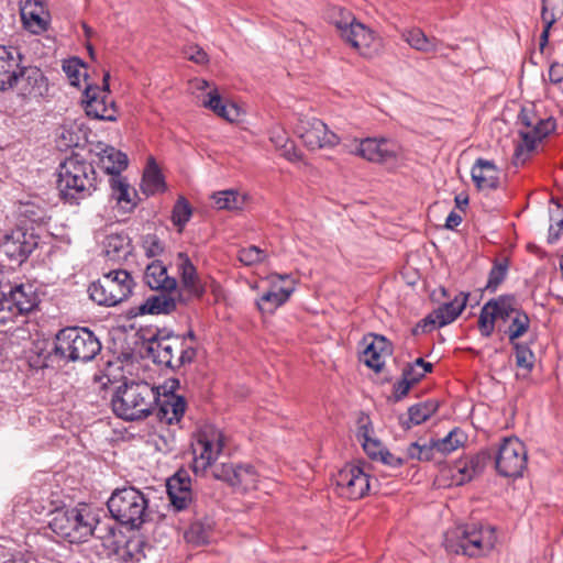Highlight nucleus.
<instances>
[{"instance_id":"1","label":"nucleus","mask_w":563,"mask_h":563,"mask_svg":"<svg viewBox=\"0 0 563 563\" xmlns=\"http://www.w3.org/2000/svg\"><path fill=\"white\" fill-rule=\"evenodd\" d=\"M496 323L498 330L508 336L510 343L523 336L530 328L528 314L509 297L492 299L483 306L478 317L481 334L485 338L490 336Z\"/></svg>"},{"instance_id":"2","label":"nucleus","mask_w":563,"mask_h":563,"mask_svg":"<svg viewBox=\"0 0 563 563\" xmlns=\"http://www.w3.org/2000/svg\"><path fill=\"white\" fill-rule=\"evenodd\" d=\"M157 399L156 387L143 380H131L117 389L111 404L118 417L133 421L153 413Z\"/></svg>"},{"instance_id":"3","label":"nucleus","mask_w":563,"mask_h":563,"mask_svg":"<svg viewBox=\"0 0 563 563\" xmlns=\"http://www.w3.org/2000/svg\"><path fill=\"white\" fill-rule=\"evenodd\" d=\"M96 187L97 174L92 164L71 156L59 165L57 189L64 200L75 202L85 199Z\"/></svg>"},{"instance_id":"4","label":"nucleus","mask_w":563,"mask_h":563,"mask_svg":"<svg viewBox=\"0 0 563 563\" xmlns=\"http://www.w3.org/2000/svg\"><path fill=\"white\" fill-rule=\"evenodd\" d=\"M497 534L492 526L463 525L444 534L445 549L455 554L476 558L489 553L496 545Z\"/></svg>"},{"instance_id":"5","label":"nucleus","mask_w":563,"mask_h":563,"mask_svg":"<svg viewBox=\"0 0 563 563\" xmlns=\"http://www.w3.org/2000/svg\"><path fill=\"white\" fill-rule=\"evenodd\" d=\"M97 523L98 519L92 510L81 505L53 511L49 528L57 537L70 543H78L92 536Z\"/></svg>"},{"instance_id":"6","label":"nucleus","mask_w":563,"mask_h":563,"mask_svg":"<svg viewBox=\"0 0 563 563\" xmlns=\"http://www.w3.org/2000/svg\"><path fill=\"white\" fill-rule=\"evenodd\" d=\"M107 505L112 517L131 529L140 528L147 517V499L131 486L115 489Z\"/></svg>"},{"instance_id":"7","label":"nucleus","mask_w":563,"mask_h":563,"mask_svg":"<svg viewBox=\"0 0 563 563\" xmlns=\"http://www.w3.org/2000/svg\"><path fill=\"white\" fill-rule=\"evenodd\" d=\"M100 350L98 338L86 328H66L56 335L55 353L73 362L91 361Z\"/></svg>"},{"instance_id":"8","label":"nucleus","mask_w":563,"mask_h":563,"mask_svg":"<svg viewBox=\"0 0 563 563\" xmlns=\"http://www.w3.org/2000/svg\"><path fill=\"white\" fill-rule=\"evenodd\" d=\"M188 90L200 107L212 111L225 121L233 123L242 120L244 111L236 103L223 99L214 82L194 78L188 82Z\"/></svg>"},{"instance_id":"9","label":"nucleus","mask_w":563,"mask_h":563,"mask_svg":"<svg viewBox=\"0 0 563 563\" xmlns=\"http://www.w3.org/2000/svg\"><path fill=\"white\" fill-rule=\"evenodd\" d=\"M134 280L125 269H113L103 274L89 286L90 298L100 306L113 307L131 294Z\"/></svg>"},{"instance_id":"10","label":"nucleus","mask_w":563,"mask_h":563,"mask_svg":"<svg viewBox=\"0 0 563 563\" xmlns=\"http://www.w3.org/2000/svg\"><path fill=\"white\" fill-rule=\"evenodd\" d=\"M148 352L154 362L172 368H179L196 357L195 346L188 344L185 338L173 334L155 335L148 342Z\"/></svg>"},{"instance_id":"11","label":"nucleus","mask_w":563,"mask_h":563,"mask_svg":"<svg viewBox=\"0 0 563 563\" xmlns=\"http://www.w3.org/2000/svg\"><path fill=\"white\" fill-rule=\"evenodd\" d=\"M519 119L523 126L519 131L521 140L515 150L517 164L525 163L536 144L551 134L556 126L553 118H541L531 108H523Z\"/></svg>"},{"instance_id":"12","label":"nucleus","mask_w":563,"mask_h":563,"mask_svg":"<svg viewBox=\"0 0 563 563\" xmlns=\"http://www.w3.org/2000/svg\"><path fill=\"white\" fill-rule=\"evenodd\" d=\"M223 444L224 435L219 428L207 424L198 430L191 442L192 471L196 475L205 476L208 468H213Z\"/></svg>"},{"instance_id":"13","label":"nucleus","mask_w":563,"mask_h":563,"mask_svg":"<svg viewBox=\"0 0 563 563\" xmlns=\"http://www.w3.org/2000/svg\"><path fill=\"white\" fill-rule=\"evenodd\" d=\"M350 154L375 164L395 163L401 156V146L387 137L354 139L344 145Z\"/></svg>"},{"instance_id":"14","label":"nucleus","mask_w":563,"mask_h":563,"mask_svg":"<svg viewBox=\"0 0 563 563\" xmlns=\"http://www.w3.org/2000/svg\"><path fill=\"white\" fill-rule=\"evenodd\" d=\"M526 445L516 437L505 438L495 456L496 470L505 477H520L527 468Z\"/></svg>"},{"instance_id":"15","label":"nucleus","mask_w":563,"mask_h":563,"mask_svg":"<svg viewBox=\"0 0 563 563\" xmlns=\"http://www.w3.org/2000/svg\"><path fill=\"white\" fill-rule=\"evenodd\" d=\"M110 74L104 73L102 87L88 85L84 90L82 104L88 117L103 121H115L118 109L109 91Z\"/></svg>"},{"instance_id":"16","label":"nucleus","mask_w":563,"mask_h":563,"mask_svg":"<svg viewBox=\"0 0 563 563\" xmlns=\"http://www.w3.org/2000/svg\"><path fill=\"white\" fill-rule=\"evenodd\" d=\"M268 289L256 300L262 313H274L295 291V279L288 274H271L265 278Z\"/></svg>"},{"instance_id":"17","label":"nucleus","mask_w":563,"mask_h":563,"mask_svg":"<svg viewBox=\"0 0 563 563\" xmlns=\"http://www.w3.org/2000/svg\"><path fill=\"white\" fill-rule=\"evenodd\" d=\"M212 477L240 492L257 489L260 484V474L251 464H218L212 468Z\"/></svg>"},{"instance_id":"18","label":"nucleus","mask_w":563,"mask_h":563,"mask_svg":"<svg viewBox=\"0 0 563 563\" xmlns=\"http://www.w3.org/2000/svg\"><path fill=\"white\" fill-rule=\"evenodd\" d=\"M296 133L305 146L311 151L332 148L340 143L339 135L317 118L299 119Z\"/></svg>"},{"instance_id":"19","label":"nucleus","mask_w":563,"mask_h":563,"mask_svg":"<svg viewBox=\"0 0 563 563\" xmlns=\"http://www.w3.org/2000/svg\"><path fill=\"white\" fill-rule=\"evenodd\" d=\"M38 244L33 231L16 228L5 234L0 242V253L13 263H24Z\"/></svg>"},{"instance_id":"20","label":"nucleus","mask_w":563,"mask_h":563,"mask_svg":"<svg viewBox=\"0 0 563 563\" xmlns=\"http://www.w3.org/2000/svg\"><path fill=\"white\" fill-rule=\"evenodd\" d=\"M336 493L346 499L363 498L369 492V476L357 465L349 464L334 478Z\"/></svg>"},{"instance_id":"21","label":"nucleus","mask_w":563,"mask_h":563,"mask_svg":"<svg viewBox=\"0 0 563 563\" xmlns=\"http://www.w3.org/2000/svg\"><path fill=\"white\" fill-rule=\"evenodd\" d=\"M178 382L172 379L165 385L156 387L158 390V399L154 410L159 421L167 424L178 422L185 412V400L183 397L174 394V389Z\"/></svg>"},{"instance_id":"22","label":"nucleus","mask_w":563,"mask_h":563,"mask_svg":"<svg viewBox=\"0 0 563 563\" xmlns=\"http://www.w3.org/2000/svg\"><path fill=\"white\" fill-rule=\"evenodd\" d=\"M340 36L366 57L377 54L382 46L380 38L376 33L357 20L345 29Z\"/></svg>"},{"instance_id":"23","label":"nucleus","mask_w":563,"mask_h":563,"mask_svg":"<svg viewBox=\"0 0 563 563\" xmlns=\"http://www.w3.org/2000/svg\"><path fill=\"white\" fill-rule=\"evenodd\" d=\"M174 266L183 291L188 298H200L206 290L205 284L188 254L178 252L174 258Z\"/></svg>"},{"instance_id":"24","label":"nucleus","mask_w":563,"mask_h":563,"mask_svg":"<svg viewBox=\"0 0 563 563\" xmlns=\"http://www.w3.org/2000/svg\"><path fill=\"white\" fill-rule=\"evenodd\" d=\"M37 295L30 284H21L11 288L9 294L3 292L2 303L9 312V321L14 317L26 314L37 305Z\"/></svg>"},{"instance_id":"25","label":"nucleus","mask_w":563,"mask_h":563,"mask_svg":"<svg viewBox=\"0 0 563 563\" xmlns=\"http://www.w3.org/2000/svg\"><path fill=\"white\" fill-rule=\"evenodd\" d=\"M361 347V361L375 372L383 368L386 358L391 354V346L387 339L373 333L364 335Z\"/></svg>"},{"instance_id":"26","label":"nucleus","mask_w":563,"mask_h":563,"mask_svg":"<svg viewBox=\"0 0 563 563\" xmlns=\"http://www.w3.org/2000/svg\"><path fill=\"white\" fill-rule=\"evenodd\" d=\"M488 459L489 455L486 452H481L476 455L466 456L456 461L450 467L451 484L460 486L473 479L483 472Z\"/></svg>"},{"instance_id":"27","label":"nucleus","mask_w":563,"mask_h":563,"mask_svg":"<svg viewBox=\"0 0 563 563\" xmlns=\"http://www.w3.org/2000/svg\"><path fill=\"white\" fill-rule=\"evenodd\" d=\"M23 25L33 34L45 32L51 23V14L46 5L40 0H27L21 7Z\"/></svg>"},{"instance_id":"28","label":"nucleus","mask_w":563,"mask_h":563,"mask_svg":"<svg viewBox=\"0 0 563 563\" xmlns=\"http://www.w3.org/2000/svg\"><path fill=\"white\" fill-rule=\"evenodd\" d=\"M21 54L14 47L0 46V90L15 87L21 70Z\"/></svg>"},{"instance_id":"29","label":"nucleus","mask_w":563,"mask_h":563,"mask_svg":"<svg viewBox=\"0 0 563 563\" xmlns=\"http://www.w3.org/2000/svg\"><path fill=\"white\" fill-rule=\"evenodd\" d=\"M19 92L23 97L41 98L48 92V82L41 69L37 67H21Z\"/></svg>"},{"instance_id":"30","label":"nucleus","mask_w":563,"mask_h":563,"mask_svg":"<svg viewBox=\"0 0 563 563\" xmlns=\"http://www.w3.org/2000/svg\"><path fill=\"white\" fill-rule=\"evenodd\" d=\"M468 299V294L460 292L450 302H446L431 312L423 321L424 327L432 325L441 328L453 322L464 310Z\"/></svg>"},{"instance_id":"31","label":"nucleus","mask_w":563,"mask_h":563,"mask_svg":"<svg viewBox=\"0 0 563 563\" xmlns=\"http://www.w3.org/2000/svg\"><path fill=\"white\" fill-rule=\"evenodd\" d=\"M190 485V478L185 472H178L167 481L168 497L176 510H184L191 504Z\"/></svg>"},{"instance_id":"32","label":"nucleus","mask_w":563,"mask_h":563,"mask_svg":"<svg viewBox=\"0 0 563 563\" xmlns=\"http://www.w3.org/2000/svg\"><path fill=\"white\" fill-rule=\"evenodd\" d=\"M356 438L367 456L376 461L384 451L383 443L374 437V429L371 419L362 415L357 419Z\"/></svg>"},{"instance_id":"33","label":"nucleus","mask_w":563,"mask_h":563,"mask_svg":"<svg viewBox=\"0 0 563 563\" xmlns=\"http://www.w3.org/2000/svg\"><path fill=\"white\" fill-rule=\"evenodd\" d=\"M472 179L481 190L495 189L499 184V170L494 162L478 158L471 170Z\"/></svg>"},{"instance_id":"34","label":"nucleus","mask_w":563,"mask_h":563,"mask_svg":"<svg viewBox=\"0 0 563 563\" xmlns=\"http://www.w3.org/2000/svg\"><path fill=\"white\" fill-rule=\"evenodd\" d=\"M144 282L154 290L173 291L177 287V280L168 275L166 266L159 261L146 266Z\"/></svg>"},{"instance_id":"35","label":"nucleus","mask_w":563,"mask_h":563,"mask_svg":"<svg viewBox=\"0 0 563 563\" xmlns=\"http://www.w3.org/2000/svg\"><path fill=\"white\" fill-rule=\"evenodd\" d=\"M132 253V243L130 236L124 233H110L103 241V254L112 262L126 260Z\"/></svg>"},{"instance_id":"36","label":"nucleus","mask_w":563,"mask_h":563,"mask_svg":"<svg viewBox=\"0 0 563 563\" xmlns=\"http://www.w3.org/2000/svg\"><path fill=\"white\" fill-rule=\"evenodd\" d=\"M111 197L125 212L132 211L137 205V194L124 178L113 176L110 178Z\"/></svg>"},{"instance_id":"37","label":"nucleus","mask_w":563,"mask_h":563,"mask_svg":"<svg viewBox=\"0 0 563 563\" xmlns=\"http://www.w3.org/2000/svg\"><path fill=\"white\" fill-rule=\"evenodd\" d=\"M211 199L218 210L240 211L249 203L250 196L236 189H227L214 192Z\"/></svg>"},{"instance_id":"38","label":"nucleus","mask_w":563,"mask_h":563,"mask_svg":"<svg viewBox=\"0 0 563 563\" xmlns=\"http://www.w3.org/2000/svg\"><path fill=\"white\" fill-rule=\"evenodd\" d=\"M401 38L413 49L421 53H435L441 42L435 37H429L421 29L410 27L401 32Z\"/></svg>"},{"instance_id":"39","label":"nucleus","mask_w":563,"mask_h":563,"mask_svg":"<svg viewBox=\"0 0 563 563\" xmlns=\"http://www.w3.org/2000/svg\"><path fill=\"white\" fill-rule=\"evenodd\" d=\"M187 298L179 295L178 299L173 298L169 295H156L146 299L141 306L140 310L142 313L159 314L169 313L177 307V301L186 302Z\"/></svg>"},{"instance_id":"40","label":"nucleus","mask_w":563,"mask_h":563,"mask_svg":"<svg viewBox=\"0 0 563 563\" xmlns=\"http://www.w3.org/2000/svg\"><path fill=\"white\" fill-rule=\"evenodd\" d=\"M141 189L146 196H153L165 190L163 175L153 158L148 161L143 173Z\"/></svg>"},{"instance_id":"41","label":"nucleus","mask_w":563,"mask_h":563,"mask_svg":"<svg viewBox=\"0 0 563 563\" xmlns=\"http://www.w3.org/2000/svg\"><path fill=\"white\" fill-rule=\"evenodd\" d=\"M101 167L106 173L113 176H120V173L128 166V156L114 147H107L100 156Z\"/></svg>"},{"instance_id":"42","label":"nucleus","mask_w":563,"mask_h":563,"mask_svg":"<svg viewBox=\"0 0 563 563\" xmlns=\"http://www.w3.org/2000/svg\"><path fill=\"white\" fill-rule=\"evenodd\" d=\"M437 409L438 405L433 401L413 405L408 409V418L406 420H401V426L409 429L412 426L421 424L435 413Z\"/></svg>"},{"instance_id":"43","label":"nucleus","mask_w":563,"mask_h":563,"mask_svg":"<svg viewBox=\"0 0 563 563\" xmlns=\"http://www.w3.org/2000/svg\"><path fill=\"white\" fill-rule=\"evenodd\" d=\"M515 349L516 365L518 367L517 377L526 378L534 366V354L527 346L517 342L512 343Z\"/></svg>"},{"instance_id":"44","label":"nucleus","mask_w":563,"mask_h":563,"mask_svg":"<svg viewBox=\"0 0 563 563\" xmlns=\"http://www.w3.org/2000/svg\"><path fill=\"white\" fill-rule=\"evenodd\" d=\"M434 455L432 442H411L405 450V463L409 461H430Z\"/></svg>"},{"instance_id":"45","label":"nucleus","mask_w":563,"mask_h":563,"mask_svg":"<svg viewBox=\"0 0 563 563\" xmlns=\"http://www.w3.org/2000/svg\"><path fill=\"white\" fill-rule=\"evenodd\" d=\"M465 441V437L462 431L459 429H454L443 439L431 441L432 445H434V451H438L443 454H449L460 448Z\"/></svg>"},{"instance_id":"46","label":"nucleus","mask_w":563,"mask_h":563,"mask_svg":"<svg viewBox=\"0 0 563 563\" xmlns=\"http://www.w3.org/2000/svg\"><path fill=\"white\" fill-rule=\"evenodd\" d=\"M192 214V209L189 202L180 196L173 209L172 221L178 228V231L181 232L187 222L190 220Z\"/></svg>"},{"instance_id":"47","label":"nucleus","mask_w":563,"mask_h":563,"mask_svg":"<svg viewBox=\"0 0 563 563\" xmlns=\"http://www.w3.org/2000/svg\"><path fill=\"white\" fill-rule=\"evenodd\" d=\"M562 14L563 0H542L541 19L548 23V27H552Z\"/></svg>"},{"instance_id":"48","label":"nucleus","mask_w":563,"mask_h":563,"mask_svg":"<svg viewBox=\"0 0 563 563\" xmlns=\"http://www.w3.org/2000/svg\"><path fill=\"white\" fill-rule=\"evenodd\" d=\"M329 19L331 23L336 27L340 35L342 34L343 31H345V29L351 26L352 23L356 21V19L350 11L340 7H334L331 9Z\"/></svg>"},{"instance_id":"49","label":"nucleus","mask_w":563,"mask_h":563,"mask_svg":"<svg viewBox=\"0 0 563 563\" xmlns=\"http://www.w3.org/2000/svg\"><path fill=\"white\" fill-rule=\"evenodd\" d=\"M63 70L65 71L70 85L75 87L80 86L81 78L86 80L84 65L80 63L78 58H70L68 60H65L63 64Z\"/></svg>"},{"instance_id":"50","label":"nucleus","mask_w":563,"mask_h":563,"mask_svg":"<svg viewBox=\"0 0 563 563\" xmlns=\"http://www.w3.org/2000/svg\"><path fill=\"white\" fill-rule=\"evenodd\" d=\"M211 527L203 525L202 522H194L185 533V538L188 542L195 544H202L208 542L210 537Z\"/></svg>"},{"instance_id":"51","label":"nucleus","mask_w":563,"mask_h":563,"mask_svg":"<svg viewBox=\"0 0 563 563\" xmlns=\"http://www.w3.org/2000/svg\"><path fill=\"white\" fill-rule=\"evenodd\" d=\"M266 257L264 250L251 245L239 251V260L246 266L256 265L262 263Z\"/></svg>"},{"instance_id":"52","label":"nucleus","mask_w":563,"mask_h":563,"mask_svg":"<svg viewBox=\"0 0 563 563\" xmlns=\"http://www.w3.org/2000/svg\"><path fill=\"white\" fill-rule=\"evenodd\" d=\"M142 249L146 256L155 257L163 252V244L156 235L147 234L142 239Z\"/></svg>"},{"instance_id":"53","label":"nucleus","mask_w":563,"mask_h":563,"mask_svg":"<svg viewBox=\"0 0 563 563\" xmlns=\"http://www.w3.org/2000/svg\"><path fill=\"white\" fill-rule=\"evenodd\" d=\"M555 213L556 222L554 224H551L549 228L548 241L550 243H553L556 240H559L561 233L563 232V210L559 203H556Z\"/></svg>"},{"instance_id":"54","label":"nucleus","mask_w":563,"mask_h":563,"mask_svg":"<svg viewBox=\"0 0 563 563\" xmlns=\"http://www.w3.org/2000/svg\"><path fill=\"white\" fill-rule=\"evenodd\" d=\"M506 271L507 269H506L505 265H501V264L495 265L492 268L490 273H489V277H488V282H487L486 288L490 289V290H496V288L505 279Z\"/></svg>"},{"instance_id":"55","label":"nucleus","mask_w":563,"mask_h":563,"mask_svg":"<svg viewBox=\"0 0 563 563\" xmlns=\"http://www.w3.org/2000/svg\"><path fill=\"white\" fill-rule=\"evenodd\" d=\"M545 84L560 85L563 81V64L559 62L551 63L548 70V78L543 77Z\"/></svg>"},{"instance_id":"56","label":"nucleus","mask_w":563,"mask_h":563,"mask_svg":"<svg viewBox=\"0 0 563 563\" xmlns=\"http://www.w3.org/2000/svg\"><path fill=\"white\" fill-rule=\"evenodd\" d=\"M186 58L189 60L203 65L208 63V55L207 53L199 46L190 45L185 48L184 51Z\"/></svg>"},{"instance_id":"57","label":"nucleus","mask_w":563,"mask_h":563,"mask_svg":"<svg viewBox=\"0 0 563 563\" xmlns=\"http://www.w3.org/2000/svg\"><path fill=\"white\" fill-rule=\"evenodd\" d=\"M376 461H380L382 463L390 467H400L401 465L405 464L404 456H396L386 449H384L382 455H379V457Z\"/></svg>"},{"instance_id":"58","label":"nucleus","mask_w":563,"mask_h":563,"mask_svg":"<svg viewBox=\"0 0 563 563\" xmlns=\"http://www.w3.org/2000/svg\"><path fill=\"white\" fill-rule=\"evenodd\" d=\"M415 384L411 383L410 379H408L404 374H402V378L397 382L395 385H394V391H395V397L397 399H401L402 397H405L409 389L413 386Z\"/></svg>"},{"instance_id":"59","label":"nucleus","mask_w":563,"mask_h":563,"mask_svg":"<svg viewBox=\"0 0 563 563\" xmlns=\"http://www.w3.org/2000/svg\"><path fill=\"white\" fill-rule=\"evenodd\" d=\"M427 369L424 368H420L419 369H416L415 366L412 365H409L405 371H404V375L411 380V383L413 384H417L422 377L426 376L427 374Z\"/></svg>"},{"instance_id":"60","label":"nucleus","mask_w":563,"mask_h":563,"mask_svg":"<svg viewBox=\"0 0 563 563\" xmlns=\"http://www.w3.org/2000/svg\"><path fill=\"white\" fill-rule=\"evenodd\" d=\"M283 155L289 161V162H298L301 158L300 153L295 148L292 144H290L289 147H286Z\"/></svg>"},{"instance_id":"61","label":"nucleus","mask_w":563,"mask_h":563,"mask_svg":"<svg viewBox=\"0 0 563 563\" xmlns=\"http://www.w3.org/2000/svg\"><path fill=\"white\" fill-rule=\"evenodd\" d=\"M462 222V217L455 212H451L445 221V228L448 229H454L457 225H460Z\"/></svg>"},{"instance_id":"62","label":"nucleus","mask_w":563,"mask_h":563,"mask_svg":"<svg viewBox=\"0 0 563 563\" xmlns=\"http://www.w3.org/2000/svg\"><path fill=\"white\" fill-rule=\"evenodd\" d=\"M543 31L540 35V48L541 51L545 47L549 41L550 30L551 27H548V23H543Z\"/></svg>"},{"instance_id":"63","label":"nucleus","mask_w":563,"mask_h":563,"mask_svg":"<svg viewBox=\"0 0 563 563\" xmlns=\"http://www.w3.org/2000/svg\"><path fill=\"white\" fill-rule=\"evenodd\" d=\"M411 365L415 366L416 369H419V371H420V368H424V369H427L428 373L431 372V369H432V364L424 362L422 358H417Z\"/></svg>"},{"instance_id":"64","label":"nucleus","mask_w":563,"mask_h":563,"mask_svg":"<svg viewBox=\"0 0 563 563\" xmlns=\"http://www.w3.org/2000/svg\"><path fill=\"white\" fill-rule=\"evenodd\" d=\"M455 203H456V207L460 208V209H463L464 207H466L468 205V197L466 195H457L455 197Z\"/></svg>"}]
</instances>
